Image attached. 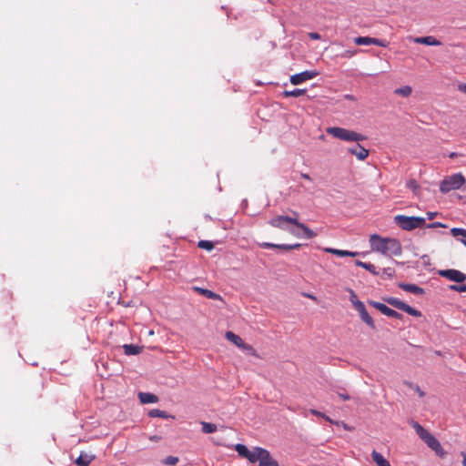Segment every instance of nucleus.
I'll return each mask as SVG.
<instances>
[{
  "mask_svg": "<svg viewBox=\"0 0 466 466\" xmlns=\"http://www.w3.org/2000/svg\"><path fill=\"white\" fill-rule=\"evenodd\" d=\"M235 451L238 454L247 459L250 463L258 462V466H279V463L274 460L269 451L261 447H255L249 451L244 444L238 443L235 445Z\"/></svg>",
  "mask_w": 466,
  "mask_h": 466,
  "instance_id": "1",
  "label": "nucleus"
},
{
  "mask_svg": "<svg viewBox=\"0 0 466 466\" xmlns=\"http://www.w3.org/2000/svg\"><path fill=\"white\" fill-rule=\"evenodd\" d=\"M370 244L373 251L385 256L398 257L402 253L401 244L396 238H382L377 234H373L370 238Z\"/></svg>",
  "mask_w": 466,
  "mask_h": 466,
  "instance_id": "2",
  "label": "nucleus"
},
{
  "mask_svg": "<svg viewBox=\"0 0 466 466\" xmlns=\"http://www.w3.org/2000/svg\"><path fill=\"white\" fill-rule=\"evenodd\" d=\"M292 214L294 215V217L277 216V217L271 218L268 221V224L274 228H279L282 230L287 229L286 224H288V223L293 224L303 231L304 236L308 239H311V238H314L315 237H317L316 232H314L308 226H306L305 224H303L298 220V218H299L298 212L292 211Z\"/></svg>",
  "mask_w": 466,
  "mask_h": 466,
  "instance_id": "3",
  "label": "nucleus"
},
{
  "mask_svg": "<svg viewBox=\"0 0 466 466\" xmlns=\"http://www.w3.org/2000/svg\"><path fill=\"white\" fill-rule=\"evenodd\" d=\"M326 132L338 139L349 142H359L366 138L363 135L358 132L339 127H328Z\"/></svg>",
  "mask_w": 466,
  "mask_h": 466,
  "instance_id": "4",
  "label": "nucleus"
},
{
  "mask_svg": "<svg viewBox=\"0 0 466 466\" xmlns=\"http://www.w3.org/2000/svg\"><path fill=\"white\" fill-rule=\"evenodd\" d=\"M466 182L464 176L461 173H455L444 177L440 184V191L443 194L449 193L451 190L461 188Z\"/></svg>",
  "mask_w": 466,
  "mask_h": 466,
  "instance_id": "5",
  "label": "nucleus"
},
{
  "mask_svg": "<svg viewBox=\"0 0 466 466\" xmlns=\"http://www.w3.org/2000/svg\"><path fill=\"white\" fill-rule=\"evenodd\" d=\"M395 223L403 230H412L425 225V218L420 217H408L397 215L394 218Z\"/></svg>",
  "mask_w": 466,
  "mask_h": 466,
  "instance_id": "6",
  "label": "nucleus"
},
{
  "mask_svg": "<svg viewBox=\"0 0 466 466\" xmlns=\"http://www.w3.org/2000/svg\"><path fill=\"white\" fill-rule=\"evenodd\" d=\"M384 301H386L390 306L396 308L397 309L402 310L413 317H420L421 316L420 311L410 307V305L406 304L405 302L400 300L397 298H393V297L385 298Z\"/></svg>",
  "mask_w": 466,
  "mask_h": 466,
  "instance_id": "7",
  "label": "nucleus"
},
{
  "mask_svg": "<svg viewBox=\"0 0 466 466\" xmlns=\"http://www.w3.org/2000/svg\"><path fill=\"white\" fill-rule=\"evenodd\" d=\"M439 275L457 283H462L466 280V275L458 269H442L439 271Z\"/></svg>",
  "mask_w": 466,
  "mask_h": 466,
  "instance_id": "8",
  "label": "nucleus"
},
{
  "mask_svg": "<svg viewBox=\"0 0 466 466\" xmlns=\"http://www.w3.org/2000/svg\"><path fill=\"white\" fill-rule=\"evenodd\" d=\"M369 303L370 306H372L376 309L380 310L383 315H385L387 317L397 319H400L402 318V315L400 313L389 308L388 306H386L383 303H380L378 301H373V300H370Z\"/></svg>",
  "mask_w": 466,
  "mask_h": 466,
  "instance_id": "9",
  "label": "nucleus"
},
{
  "mask_svg": "<svg viewBox=\"0 0 466 466\" xmlns=\"http://www.w3.org/2000/svg\"><path fill=\"white\" fill-rule=\"evenodd\" d=\"M319 75V73L315 70H307V71H303L301 73H299V74H295L293 76H290V83L292 85H299L305 81H308V80H310V79H313L314 77H316L317 76Z\"/></svg>",
  "mask_w": 466,
  "mask_h": 466,
  "instance_id": "10",
  "label": "nucleus"
},
{
  "mask_svg": "<svg viewBox=\"0 0 466 466\" xmlns=\"http://www.w3.org/2000/svg\"><path fill=\"white\" fill-rule=\"evenodd\" d=\"M363 322H365L372 329H376L373 319L368 313L364 303H357V309H355Z\"/></svg>",
  "mask_w": 466,
  "mask_h": 466,
  "instance_id": "11",
  "label": "nucleus"
},
{
  "mask_svg": "<svg viewBox=\"0 0 466 466\" xmlns=\"http://www.w3.org/2000/svg\"><path fill=\"white\" fill-rule=\"evenodd\" d=\"M432 451L436 452L441 458L446 455V452L442 449L440 441L431 434L428 440L424 441Z\"/></svg>",
  "mask_w": 466,
  "mask_h": 466,
  "instance_id": "12",
  "label": "nucleus"
},
{
  "mask_svg": "<svg viewBox=\"0 0 466 466\" xmlns=\"http://www.w3.org/2000/svg\"><path fill=\"white\" fill-rule=\"evenodd\" d=\"M432 451L436 452L441 458L446 455V452L442 449L440 441L431 434L428 440L424 441Z\"/></svg>",
  "mask_w": 466,
  "mask_h": 466,
  "instance_id": "13",
  "label": "nucleus"
},
{
  "mask_svg": "<svg viewBox=\"0 0 466 466\" xmlns=\"http://www.w3.org/2000/svg\"><path fill=\"white\" fill-rule=\"evenodd\" d=\"M259 247L263 248H278L282 250H292V249H298L301 247V244L296 243L293 245H288V244H274L269 242H263L259 244Z\"/></svg>",
  "mask_w": 466,
  "mask_h": 466,
  "instance_id": "14",
  "label": "nucleus"
},
{
  "mask_svg": "<svg viewBox=\"0 0 466 466\" xmlns=\"http://www.w3.org/2000/svg\"><path fill=\"white\" fill-rule=\"evenodd\" d=\"M348 151L351 154V155H354L356 156V157L359 159V160H365L368 156H369V150L366 149L365 147H363L362 146H360V144H357L355 147H350L348 149Z\"/></svg>",
  "mask_w": 466,
  "mask_h": 466,
  "instance_id": "15",
  "label": "nucleus"
},
{
  "mask_svg": "<svg viewBox=\"0 0 466 466\" xmlns=\"http://www.w3.org/2000/svg\"><path fill=\"white\" fill-rule=\"evenodd\" d=\"M412 41L416 44H421L426 46H441V43L432 35L413 37Z\"/></svg>",
  "mask_w": 466,
  "mask_h": 466,
  "instance_id": "16",
  "label": "nucleus"
},
{
  "mask_svg": "<svg viewBox=\"0 0 466 466\" xmlns=\"http://www.w3.org/2000/svg\"><path fill=\"white\" fill-rule=\"evenodd\" d=\"M410 425L415 430L416 433L419 437L425 441L428 438L431 437V433H430L426 429H424L420 423L417 421H411Z\"/></svg>",
  "mask_w": 466,
  "mask_h": 466,
  "instance_id": "17",
  "label": "nucleus"
},
{
  "mask_svg": "<svg viewBox=\"0 0 466 466\" xmlns=\"http://www.w3.org/2000/svg\"><path fill=\"white\" fill-rule=\"evenodd\" d=\"M410 425L415 430L416 433L419 437L425 441L428 438L431 437V433H430L426 429H424L420 423L417 421H411Z\"/></svg>",
  "mask_w": 466,
  "mask_h": 466,
  "instance_id": "18",
  "label": "nucleus"
},
{
  "mask_svg": "<svg viewBox=\"0 0 466 466\" xmlns=\"http://www.w3.org/2000/svg\"><path fill=\"white\" fill-rule=\"evenodd\" d=\"M325 252L330 253L339 257H357L359 255L358 252L349 251V250H342V249H337L332 248H326Z\"/></svg>",
  "mask_w": 466,
  "mask_h": 466,
  "instance_id": "19",
  "label": "nucleus"
},
{
  "mask_svg": "<svg viewBox=\"0 0 466 466\" xmlns=\"http://www.w3.org/2000/svg\"><path fill=\"white\" fill-rule=\"evenodd\" d=\"M399 287L401 289L415 295H422L424 293V289L415 284L400 283Z\"/></svg>",
  "mask_w": 466,
  "mask_h": 466,
  "instance_id": "20",
  "label": "nucleus"
},
{
  "mask_svg": "<svg viewBox=\"0 0 466 466\" xmlns=\"http://www.w3.org/2000/svg\"><path fill=\"white\" fill-rule=\"evenodd\" d=\"M95 459L94 455L81 452L80 455L75 461L77 466H88Z\"/></svg>",
  "mask_w": 466,
  "mask_h": 466,
  "instance_id": "21",
  "label": "nucleus"
},
{
  "mask_svg": "<svg viewBox=\"0 0 466 466\" xmlns=\"http://www.w3.org/2000/svg\"><path fill=\"white\" fill-rule=\"evenodd\" d=\"M138 398L140 402L143 404L156 403L158 400L157 395L149 392H139Z\"/></svg>",
  "mask_w": 466,
  "mask_h": 466,
  "instance_id": "22",
  "label": "nucleus"
},
{
  "mask_svg": "<svg viewBox=\"0 0 466 466\" xmlns=\"http://www.w3.org/2000/svg\"><path fill=\"white\" fill-rule=\"evenodd\" d=\"M194 290L197 291L198 294L205 296L208 299H219V300L222 299L220 295L213 292L212 290L207 289L194 287Z\"/></svg>",
  "mask_w": 466,
  "mask_h": 466,
  "instance_id": "23",
  "label": "nucleus"
},
{
  "mask_svg": "<svg viewBox=\"0 0 466 466\" xmlns=\"http://www.w3.org/2000/svg\"><path fill=\"white\" fill-rule=\"evenodd\" d=\"M225 337L228 340L232 342L234 345H236L239 349H241V347L245 343L244 340L238 335L235 334L232 331H227L225 334Z\"/></svg>",
  "mask_w": 466,
  "mask_h": 466,
  "instance_id": "24",
  "label": "nucleus"
},
{
  "mask_svg": "<svg viewBox=\"0 0 466 466\" xmlns=\"http://www.w3.org/2000/svg\"><path fill=\"white\" fill-rule=\"evenodd\" d=\"M123 349L126 355H137L142 351L143 347L134 344H125L123 345Z\"/></svg>",
  "mask_w": 466,
  "mask_h": 466,
  "instance_id": "25",
  "label": "nucleus"
},
{
  "mask_svg": "<svg viewBox=\"0 0 466 466\" xmlns=\"http://www.w3.org/2000/svg\"><path fill=\"white\" fill-rule=\"evenodd\" d=\"M371 457L377 466H391L390 462L380 452L373 451Z\"/></svg>",
  "mask_w": 466,
  "mask_h": 466,
  "instance_id": "26",
  "label": "nucleus"
},
{
  "mask_svg": "<svg viewBox=\"0 0 466 466\" xmlns=\"http://www.w3.org/2000/svg\"><path fill=\"white\" fill-rule=\"evenodd\" d=\"M451 233L453 237L461 236V242L466 247V229L460 228H453L451 229Z\"/></svg>",
  "mask_w": 466,
  "mask_h": 466,
  "instance_id": "27",
  "label": "nucleus"
},
{
  "mask_svg": "<svg viewBox=\"0 0 466 466\" xmlns=\"http://www.w3.org/2000/svg\"><path fill=\"white\" fill-rule=\"evenodd\" d=\"M307 92L306 89H299V88H296L292 91H288V90H285L283 92V96L285 97H289V96H294V97H298V96H303L305 95Z\"/></svg>",
  "mask_w": 466,
  "mask_h": 466,
  "instance_id": "28",
  "label": "nucleus"
},
{
  "mask_svg": "<svg viewBox=\"0 0 466 466\" xmlns=\"http://www.w3.org/2000/svg\"><path fill=\"white\" fill-rule=\"evenodd\" d=\"M202 431L204 433H213L217 431V425L210 422L201 421Z\"/></svg>",
  "mask_w": 466,
  "mask_h": 466,
  "instance_id": "29",
  "label": "nucleus"
},
{
  "mask_svg": "<svg viewBox=\"0 0 466 466\" xmlns=\"http://www.w3.org/2000/svg\"><path fill=\"white\" fill-rule=\"evenodd\" d=\"M148 416L151 418H169V415L167 414L166 411L160 410L158 409H153L148 412Z\"/></svg>",
  "mask_w": 466,
  "mask_h": 466,
  "instance_id": "30",
  "label": "nucleus"
},
{
  "mask_svg": "<svg viewBox=\"0 0 466 466\" xmlns=\"http://www.w3.org/2000/svg\"><path fill=\"white\" fill-rule=\"evenodd\" d=\"M354 43L356 45L361 46V45H372L373 43V37L370 36H358L354 39Z\"/></svg>",
  "mask_w": 466,
  "mask_h": 466,
  "instance_id": "31",
  "label": "nucleus"
},
{
  "mask_svg": "<svg viewBox=\"0 0 466 466\" xmlns=\"http://www.w3.org/2000/svg\"><path fill=\"white\" fill-rule=\"evenodd\" d=\"M411 92H412V89H411V87H410V86H403V87L397 88V89L395 90V93H396V94L400 95V96H404V97L409 96L411 94Z\"/></svg>",
  "mask_w": 466,
  "mask_h": 466,
  "instance_id": "32",
  "label": "nucleus"
},
{
  "mask_svg": "<svg viewBox=\"0 0 466 466\" xmlns=\"http://www.w3.org/2000/svg\"><path fill=\"white\" fill-rule=\"evenodd\" d=\"M198 248L208 250V251H210L214 248V244L208 240H200L198 242Z\"/></svg>",
  "mask_w": 466,
  "mask_h": 466,
  "instance_id": "33",
  "label": "nucleus"
},
{
  "mask_svg": "<svg viewBox=\"0 0 466 466\" xmlns=\"http://www.w3.org/2000/svg\"><path fill=\"white\" fill-rule=\"evenodd\" d=\"M350 300L352 304V306L357 309V303H363L362 301H360L358 297H357V294L354 292V290L352 289H350Z\"/></svg>",
  "mask_w": 466,
  "mask_h": 466,
  "instance_id": "34",
  "label": "nucleus"
},
{
  "mask_svg": "<svg viewBox=\"0 0 466 466\" xmlns=\"http://www.w3.org/2000/svg\"><path fill=\"white\" fill-rule=\"evenodd\" d=\"M406 385L409 388H410L411 390H413L414 391H416L420 398H423L425 396V392L423 390H421L418 385H415L411 382H406Z\"/></svg>",
  "mask_w": 466,
  "mask_h": 466,
  "instance_id": "35",
  "label": "nucleus"
},
{
  "mask_svg": "<svg viewBox=\"0 0 466 466\" xmlns=\"http://www.w3.org/2000/svg\"><path fill=\"white\" fill-rule=\"evenodd\" d=\"M309 412L312 414V415H315V416H318V417H321L323 418L324 420H326L327 421L330 422V423H333V420L330 419L329 416L325 415L324 413L315 410V409H310L309 410Z\"/></svg>",
  "mask_w": 466,
  "mask_h": 466,
  "instance_id": "36",
  "label": "nucleus"
},
{
  "mask_svg": "<svg viewBox=\"0 0 466 466\" xmlns=\"http://www.w3.org/2000/svg\"><path fill=\"white\" fill-rule=\"evenodd\" d=\"M178 462V458L175 456H167L164 459L163 464L174 466Z\"/></svg>",
  "mask_w": 466,
  "mask_h": 466,
  "instance_id": "37",
  "label": "nucleus"
},
{
  "mask_svg": "<svg viewBox=\"0 0 466 466\" xmlns=\"http://www.w3.org/2000/svg\"><path fill=\"white\" fill-rule=\"evenodd\" d=\"M241 350L248 352L252 356L258 357L256 350L249 344L244 343Z\"/></svg>",
  "mask_w": 466,
  "mask_h": 466,
  "instance_id": "38",
  "label": "nucleus"
},
{
  "mask_svg": "<svg viewBox=\"0 0 466 466\" xmlns=\"http://www.w3.org/2000/svg\"><path fill=\"white\" fill-rule=\"evenodd\" d=\"M364 268L375 276L379 275V272L376 270V267L371 263H366V267Z\"/></svg>",
  "mask_w": 466,
  "mask_h": 466,
  "instance_id": "39",
  "label": "nucleus"
},
{
  "mask_svg": "<svg viewBox=\"0 0 466 466\" xmlns=\"http://www.w3.org/2000/svg\"><path fill=\"white\" fill-rule=\"evenodd\" d=\"M450 289L451 290H455L458 292H465L466 291V285H451L450 286Z\"/></svg>",
  "mask_w": 466,
  "mask_h": 466,
  "instance_id": "40",
  "label": "nucleus"
},
{
  "mask_svg": "<svg viewBox=\"0 0 466 466\" xmlns=\"http://www.w3.org/2000/svg\"><path fill=\"white\" fill-rule=\"evenodd\" d=\"M395 271L392 268H386L382 270V275L386 276L387 278H392Z\"/></svg>",
  "mask_w": 466,
  "mask_h": 466,
  "instance_id": "41",
  "label": "nucleus"
},
{
  "mask_svg": "<svg viewBox=\"0 0 466 466\" xmlns=\"http://www.w3.org/2000/svg\"><path fill=\"white\" fill-rule=\"evenodd\" d=\"M372 45L386 47L388 43L385 40L379 39V38H373Z\"/></svg>",
  "mask_w": 466,
  "mask_h": 466,
  "instance_id": "42",
  "label": "nucleus"
},
{
  "mask_svg": "<svg viewBox=\"0 0 466 466\" xmlns=\"http://www.w3.org/2000/svg\"><path fill=\"white\" fill-rule=\"evenodd\" d=\"M357 53L356 50H345L341 55L340 56L341 57H346V58H350V57H352L353 56H355Z\"/></svg>",
  "mask_w": 466,
  "mask_h": 466,
  "instance_id": "43",
  "label": "nucleus"
},
{
  "mask_svg": "<svg viewBox=\"0 0 466 466\" xmlns=\"http://www.w3.org/2000/svg\"><path fill=\"white\" fill-rule=\"evenodd\" d=\"M332 424H335L337 426H341V428H343L346 431H352L353 430V428L350 427L348 424H346L343 421H335V420H333Z\"/></svg>",
  "mask_w": 466,
  "mask_h": 466,
  "instance_id": "44",
  "label": "nucleus"
},
{
  "mask_svg": "<svg viewBox=\"0 0 466 466\" xmlns=\"http://www.w3.org/2000/svg\"><path fill=\"white\" fill-rule=\"evenodd\" d=\"M407 186L408 187H410V189L416 191L420 187L418 185V183L415 181V180H410L408 183H407Z\"/></svg>",
  "mask_w": 466,
  "mask_h": 466,
  "instance_id": "45",
  "label": "nucleus"
},
{
  "mask_svg": "<svg viewBox=\"0 0 466 466\" xmlns=\"http://www.w3.org/2000/svg\"><path fill=\"white\" fill-rule=\"evenodd\" d=\"M428 228H446V226L441 222H433L427 225Z\"/></svg>",
  "mask_w": 466,
  "mask_h": 466,
  "instance_id": "46",
  "label": "nucleus"
},
{
  "mask_svg": "<svg viewBox=\"0 0 466 466\" xmlns=\"http://www.w3.org/2000/svg\"><path fill=\"white\" fill-rule=\"evenodd\" d=\"M457 88L461 93L466 95V83L458 84Z\"/></svg>",
  "mask_w": 466,
  "mask_h": 466,
  "instance_id": "47",
  "label": "nucleus"
},
{
  "mask_svg": "<svg viewBox=\"0 0 466 466\" xmlns=\"http://www.w3.org/2000/svg\"><path fill=\"white\" fill-rule=\"evenodd\" d=\"M309 37H310L311 39L318 40V39H319V38H320V35H319V34H318V33H310V34H309Z\"/></svg>",
  "mask_w": 466,
  "mask_h": 466,
  "instance_id": "48",
  "label": "nucleus"
},
{
  "mask_svg": "<svg viewBox=\"0 0 466 466\" xmlns=\"http://www.w3.org/2000/svg\"><path fill=\"white\" fill-rule=\"evenodd\" d=\"M339 396L344 400H349L350 399V397L346 393H339Z\"/></svg>",
  "mask_w": 466,
  "mask_h": 466,
  "instance_id": "49",
  "label": "nucleus"
},
{
  "mask_svg": "<svg viewBox=\"0 0 466 466\" xmlns=\"http://www.w3.org/2000/svg\"><path fill=\"white\" fill-rule=\"evenodd\" d=\"M366 263H367V262H362V261H360V260H356V261H355V264H356L358 267H361V268H363L366 267Z\"/></svg>",
  "mask_w": 466,
  "mask_h": 466,
  "instance_id": "50",
  "label": "nucleus"
},
{
  "mask_svg": "<svg viewBox=\"0 0 466 466\" xmlns=\"http://www.w3.org/2000/svg\"><path fill=\"white\" fill-rule=\"evenodd\" d=\"M437 213L436 212H427V217L429 219H432L436 217Z\"/></svg>",
  "mask_w": 466,
  "mask_h": 466,
  "instance_id": "51",
  "label": "nucleus"
},
{
  "mask_svg": "<svg viewBox=\"0 0 466 466\" xmlns=\"http://www.w3.org/2000/svg\"><path fill=\"white\" fill-rule=\"evenodd\" d=\"M461 455L462 457V465L466 466V452L462 451Z\"/></svg>",
  "mask_w": 466,
  "mask_h": 466,
  "instance_id": "52",
  "label": "nucleus"
},
{
  "mask_svg": "<svg viewBox=\"0 0 466 466\" xmlns=\"http://www.w3.org/2000/svg\"><path fill=\"white\" fill-rule=\"evenodd\" d=\"M301 177H302L303 178H305V179L310 180V177H309V174L302 173V174H301Z\"/></svg>",
  "mask_w": 466,
  "mask_h": 466,
  "instance_id": "53",
  "label": "nucleus"
},
{
  "mask_svg": "<svg viewBox=\"0 0 466 466\" xmlns=\"http://www.w3.org/2000/svg\"><path fill=\"white\" fill-rule=\"evenodd\" d=\"M457 156H458V153H456V152H451V153L449 155V157H450L451 158L456 157Z\"/></svg>",
  "mask_w": 466,
  "mask_h": 466,
  "instance_id": "54",
  "label": "nucleus"
},
{
  "mask_svg": "<svg viewBox=\"0 0 466 466\" xmlns=\"http://www.w3.org/2000/svg\"><path fill=\"white\" fill-rule=\"evenodd\" d=\"M345 98L349 99V100H354V96H351V95H346L345 96Z\"/></svg>",
  "mask_w": 466,
  "mask_h": 466,
  "instance_id": "55",
  "label": "nucleus"
},
{
  "mask_svg": "<svg viewBox=\"0 0 466 466\" xmlns=\"http://www.w3.org/2000/svg\"><path fill=\"white\" fill-rule=\"evenodd\" d=\"M305 296H306L307 298H309V299H313V300H316V299H317L315 296L310 295V294H307V295H305Z\"/></svg>",
  "mask_w": 466,
  "mask_h": 466,
  "instance_id": "56",
  "label": "nucleus"
},
{
  "mask_svg": "<svg viewBox=\"0 0 466 466\" xmlns=\"http://www.w3.org/2000/svg\"><path fill=\"white\" fill-rule=\"evenodd\" d=\"M291 233H292V235H294V236H296V237H299V235H298V234H296L295 232H291Z\"/></svg>",
  "mask_w": 466,
  "mask_h": 466,
  "instance_id": "57",
  "label": "nucleus"
}]
</instances>
